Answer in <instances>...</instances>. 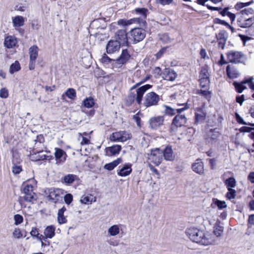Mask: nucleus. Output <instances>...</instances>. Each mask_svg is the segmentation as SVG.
I'll return each mask as SVG.
<instances>
[{"label":"nucleus","mask_w":254,"mask_h":254,"mask_svg":"<svg viewBox=\"0 0 254 254\" xmlns=\"http://www.w3.org/2000/svg\"><path fill=\"white\" fill-rule=\"evenodd\" d=\"M131 137L130 134L123 131L113 133L110 136V139L114 142H125Z\"/></svg>","instance_id":"nucleus-9"},{"label":"nucleus","mask_w":254,"mask_h":254,"mask_svg":"<svg viewBox=\"0 0 254 254\" xmlns=\"http://www.w3.org/2000/svg\"><path fill=\"white\" fill-rule=\"evenodd\" d=\"M96 198L93 197L92 195L85 196L81 197L80 201L82 203L88 204L91 203L93 201H95Z\"/></svg>","instance_id":"nucleus-43"},{"label":"nucleus","mask_w":254,"mask_h":254,"mask_svg":"<svg viewBox=\"0 0 254 254\" xmlns=\"http://www.w3.org/2000/svg\"><path fill=\"white\" fill-rule=\"evenodd\" d=\"M121 45L117 40H110L106 46V51L108 54H113L118 51Z\"/></svg>","instance_id":"nucleus-20"},{"label":"nucleus","mask_w":254,"mask_h":254,"mask_svg":"<svg viewBox=\"0 0 254 254\" xmlns=\"http://www.w3.org/2000/svg\"><path fill=\"white\" fill-rule=\"evenodd\" d=\"M186 234L193 242L201 245L207 246L211 243L210 236L196 228H190L186 231Z\"/></svg>","instance_id":"nucleus-1"},{"label":"nucleus","mask_w":254,"mask_h":254,"mask_svg":"<svg viewBox=\"0 0 254 254\" xmlns=\"http://www.w3.org/2000/svg\"><path fill=\"white\" fill-rule=\"evenodd\" d=\"M177 76V73L170 68H165L162 73V77L164 79L171 81H174Z\"/></svg>","instance_id":"nucleus-18"},{"label":"nucleus","mask_w":254,"mask_h":254,"mask_svg":"<svg viewBox=\"0 0 254 254\" xmlns=\"http://www.w3.org/2000/svg\"><path fill=\"white\" fill-rule=\"evenodd\" d=\"M88 135V133L84 132L83 133V134L79 133V135L81 136L82 140L80 142V144L81 145H85V144H88L90 143V139L89 138L85 137V136H86Z\"/></svg>","instance_id":"nucleus-50"},{"label":"nucleus","mask_w":254,"mask_h":254,"mask_svg":"<svg viewBox=\"0 0 254 254\" xmlns=\"http://www.w3.org/2000/svg\"><path fill=\"white\" fill-rule=\"evenodd\" d=\"M131 166V165L130 164L124 165L120 170V172L119 173V175H129L132 171Z\"/></svg>","instance_id":"nucleus-35"},{"label":"nucleus","mask_w":254,"mask_h":254,"mask_svg":"<svg viewBox=\"0 0 254 254\" xmlns=\"http://www.w3.org/2000/svg\"><path fill=\"white\" fill-rule=\"evenodd\" d=\"M66 208L64 206L60 209L58 212V221L60 224H63L66 222L67 220L64 216V212L66 211Z\"/></svg>","instance_id":"nucleus-26"},{"label":"nucleus","mask_w":254,"mask_h":254,"mask_svg":"<svg viewBox=\"0 0 254 254\" xmlns=\"http://www.w3.org/2000/svg\"><path fill=\"white\" fill-rule=\"evenodd\" d=\"M120 228L117 225H114L108 229V233L112 236H115L119 234Z\"/></svg>","instance_id":"nucleus-37"},{"label":"nucleus","mask_w":254,"mask_h":254,"mask_svg":"<svg viewBox=\"0 0 254 254\" xmlns=\"http://www.w3.org/2000/svg\"><path fill=\"white\" fill-rule=\"evenodd\" d=\"M75 177L76 176H64L62 182L66 185H70L75 180Z\"/></svg>","instance_id":"nucleus-45"},{"label":"nucleus","mask_w":254,"mask_h":254,"mask_svg":"<svg viewBox=\"0 0 254 254\" xmlns=\"http://www.w3.org/2000/svg\"><path fill=\"white\" fill-rule=\"evenodd\" d=\"M227 58L230 63L234 64L243 63L246 59L242 52L234 50L228 52Z\"/></svg>","instance_id":"nucleus-6"},{"label":"nucleus","mask_w":254,"mask_h":254,"mask_svg":"<svg viewBox=\"0 0 254 254\" xmlns=\"http://www.w3.org/2000/svg\"><path fill=\"white\" fill-rule=\"evenodd\" d=\"M134 12L141 16L140 17L133 18L128 20L121 19L118 20V24L123 26L130 25L133 23L138 24L140 27H145L146 24V18L148 10L145 8H137L134 10Z\"/></svg>","instance_id":"nucleus-2"},{"label":"nucleus","mask_w":254,"mask_h":254,"mask_svg":"<svg viewBox=\"0 0 254 254\" xmlns=\"http://www.w3.org/2000/svg\"><path fill=\"white\" fill-rule=\"evenodd\" d=\"M22 197L27 202H32L37 199V194L33 191V187L32 185L23 183L22 186Z\"/></svg>","instance_id":"nucleus-3"},{"label":"nucleus","mask_w":254,"mask_h":254,"mask_svg":"<svg viewBox=\"0 0 254 254\" xmlns=\"http://www.w3.org/2000/svg\"><path fill=\"white\" fill-rule=\"evenodd\" d=\"M160 40L165 44H168L171 42L172 39L167 34H163L160 35Z\"/></svg>","instance_id":"nucleus-51"},{"label":"nucleus","mask_w":254,"mask_h":254,"mask_svg":"<svg viewBox=\"0 0 254 254\" xmlns=\"http://www.w3.org/2000/svg\"><path fill=\"white\" fill-rule=\"evenodd\" d=\"M34 152L33 154L30 155L31 159L32 160H35L36 161H40V160H51L53 159V157L51 155H47L44 154V152L43 150H36V149H34Z\"/></svg>","instance_id":"nucleus-15"},{"label":"nucleus","mask_w":254,"mask_h":254,"mask_svg":"<svg viewBox=\"0 0 254 254\" xmlns=\"http://www.w3.org/2000/svg\"><path fill=\"white\" fill-rule=\"evenodd\" d=\"M226 71L228 76L230 78H237L239 75L238 70L231 65L227 66Z\"/></svg>","instance_id":"nucleus-28"},{"label":"nucleus","mask_w":254,"mask_h":254,"mask_svg":"<svg viewBox=\"0 0 254 254\" xmlns=\"http://www.w3.org/2000/svg\"><path fill=\"white\" fill-rule=\"evenodd\" d=\"M65 96L72 100H74L76 97L75 90L72 88L67 89L65 93L62 95L61 99L64 100L65 99Z\"/></svg>","instance_id":"nucleus-27"},{"label":"nucleus","mask_w":254,"mask_h":254,"mask_svg":"<svg viewBox=\"0 0 254 254\" xmlns=\"http://www.w3.org/2000/svg\"><path fill=\"white\" fill-rule=\"evenodd\" d=\"M13 236L17 239H19L22 236V235L19 229H15L13 232Z\"/></svg>","instance_id":"nucleus-61"},{"label":"nucleus","mask_w":254,"mask_h":254,"mask_svg":"<svg viewBox=\"0 0 254 254\" xmlns=\"http://www.w3.org/2000/svg\"><path fill=\"white\" fill-rule=\"evenodd\" d=\"M200 85L202 88H208L209 86L210 80L208 78H199Z\"/></svg>","instance_id":"nucleus-47"},{"label":"nucleus","mask_w":254,"mask_h":254,"mask_svg":"<svg viewBox=\"0 0 254 254\" xmlns=\"http://www.w3.org/2000/svg\"><path fill=\"white\" fill-rule=\"evenodd\" d=\"M60 192V189L54 188H46L44 190V193L49 198V199L55 202L59 200Z\"/></svg>","instance_id":"nucleus-11"},{"label":"nucleus","mask_w":254,"mask_h":254,"mask_svg":"<svg viewBox=\"0 0 254 254\" xmlns=\"http://www.w3.org/2000/svg\"><path fill=\"white\" fill-rule=\"evenodd\" d=\"M244 84L242 83V81L241 83L234 82L233 85L238 93H242L244 90L247 88L246 86L244 85Z\"/></svg>","instance_id":"nucleus-42"},{"label":"nucleus","mask_w":254,"mask_h":254,"mask_svg":"<svg viewBox=\"0 0 254 254\" xmlns=\"http://www.w3.org/2000/svg\"><path fill=\"white\" fill-rule=\"evenodd\" d=\"M187 122V118L184 115L178 114L173 119L171 125V130L175 131L178 127L183 126Z\"/></svg>","instance_id":"nucleus-12"},{"label":"nucleus","mask_w":254,"mask_h":254,"mask_svg":"<svg viewBox=\"0 0 254 254\" xmlns=\"http://www.w3.org/2000/svg\"><path fill=\"white\" fill-rule=\"evenodd\" d=\"M238 25L242 28H248L254 23V17L246 15L237 14Z\"/></svg>","instance_id":"nucleus-7"},{"label":"nucleus","mask_w":254,"mask_h":254,"mask_svg":"<svg viewBox=\"0 0 254 254\" xmlns=\"http://www.w3.org/2000/svg\"><path fill=\"white\" fill-rule=\"evenodd\" d=\"M122 149L121 146L119 145H115L109 147L107 149L108 151L110 152V155H114L119 154Z\"/></svg>","instance_id":"nucleus-33"},{"label":"nucleus","mask_w":254,"mask_h":254,"mask_svg":"<svg viewBox=\"0 0 254 254\" xmlns=\"http://www.w3.org/2000/svg\"><path fill=\"white\" fill-rule=\"evenodd\" d=\"M225 184L227 189H233L236 186V181L234 178L231 177L225 180Z\"/></svg>","instance_id":"nucleus-36"},{"label":"nucleus","mask_w":254,"mask_h":254,"mask_svg":"<svg viewBox=\"0 0 254 254\" xmlns=\"http://www.w3.org/2000/svg\"><path fill=\"white\" fill-rule=\"evenodd\" d=\"M213 203H214L219 209H223L227 207V205L225 201L220 200L217 198L212 199Z\"/></svg>","instance_id":"nucleus-34"},{"label":"nucleus","mask_w":254,"mask_h":254,"mask_svg":"<svg viewBox=\"0 0 254 254\" xmlns=\"http://www.w3.org/2000/svg\"><path fill=\"white\" fill-rule=\"evenodd\" d=\"M253 3V1L252 0L247 2H238L235 5V8L236 9L239 10L243 7L248 6Z\"/></svg>","instance_id":"nucleus-46"},{"label":"nucleus","mask_w":254,"mask_h":254,"mask_svg":"<svg viewBox=\"0 0 254 254\" xmlns=\"http://www.w3.org/2000/svg\"><path fill=\"white\" fill-rule=\"evenodd\" d=\"M239 130L241 132H250L252 131V127H242L239 129Z\"/></svg>","instance_id":"nucleus-64"},{"label":"nucleus","mask_w":254,"mask_h":254,"mask_svg":"<svg viewBox=\"0 0 254 254\" xmlns=\"http://www.w3.org/2000/svg\"><path fill=\"white\" fill-rule=\"evenodd\" d=\"M141 28H134L129 31V38L131 39L134 43H137L142 41L146 36V31Z\"/></svg>","instance_id":"nucleus-5"},{"label":"nucleus","mask_w":254,"mask_h":254,"mask_svg":"<svg viewBox=\"0 0 254 254\" xmlns=\"http://www.w3.org/2000/svg\"><path fill=\"white\" fill-rule=\"evenodd\" d=\"M8 91L5 88H1L0 90V97L2 98H7L8 97Z\"/></svg>","instance_id":"nucleus-59"},{"label":"nucleus","mask_w":254,"mask_h":254,"mask_svg":"<svg viewBox=\"0 0 254 254\" xmlns=\"http://www.w3.org/2000/svg\"><path fill=\"white\" fill-rule=\"evenodd\" d=\"M148 158L151 162L158 165L163 160V151L159 148L152 149Z\"/></svg>","instance_id":"nucleus-8"},{"label":"nucleus","mask_w":254,"mask_h":254,"mask_svg":"<svg viewBox=\"0 0 254 254\" xmlns=\"http://www.w3.org/2000/svg\"><path fill=\"white\" fill-rule=\"evenodd\" d=\"M100 61L105 65L111 64L113 66H114L116 64V60L110 59L106 54L103 55Z\"/></svg>","instance_id":"nucleus-32"},{"label":"nucleus","mask_w":254,"mask_h":254,"mask_svg":"<svg viewBox=\"0 0 254 254\" xmlns=\"http://www.w3.org/2000/svg\"><path fill=\"white\" fill-rule=\"evenodd\" d=\"M203 78L209 79V74L207 67L206 66L202 67L199 73V78Z\"/></svg>","instance_id":"nucleus-44"},{"label":"nucleus","mask_w":254,"mask_h":254,"mask_svg":"<svg viewBox=\"0 0 254 254\" xmlns=\"http://www.w3.org/2000/svg\"><path fill=\"white\" fill-rule=\"evenodd\" d=\"M39 48L37 46H33L29 49L30 61L29 68L30 70H33L35 67V63L38 55Z\"/></svg>","instance_id":"nucleus-10"},{"label":"nucleus","mask_w":254,"mask_h":254,"mask_svg":"<svg viewBox=\"0 0 254 254\" xmlns=\"http://www.w3.org/2000/svg\"><path fill=\"white\" fill-rule=\"evenodd\" d=\"M83 104L85 107L90 108L94 105L95 102L93 98L88 97L84 100Z\"/></svg>","instance_id":"nucleus-39"},{"label":"nucleus","mask_w":254,"mask_h":254,"mask_svg":"<svg viewBox=\"0 0 254 254\" xmlns=\"http://www.w3.org/2000/svg\"><path fill=\"white\" fill-rule=\"evenodd\" d=\"M236 119L238 123L240 124L245 125H250L251 126H254V124L251 123H247L245 122L243 119L241 118V117L237 113H235Z\"/></svg>","instance_id":"nucleus-53"},{"label":"nucleus","mask_w":254,"mask_h":254,"mask_svg":"<svg viewBox=\"0 0 254 254\" xmlns=\"http://www.w3.org/2000/svg\"><path fill=\"white\" fill-rule=\"evenodd\" d=\"M157 3L165 6L170 5L173 2V0H155Z\"/></svg>","instance_id":"nucleus-57"},{"label":"nucleus","mask_w":254,"mask_h":254,"mask_svg":"<svg viewBox=\"0 0 254 254\" xmlns=\"http://www.w3.org/2000/svg\"><path fill=\"white\" fill-rule=\"evenodd\" d=\"M120 163V159H118L113 162L106 164L104 166V168L108 170H112L115 167H116Z\"/></svg>","instance_id":"nucleus-40"},{"label":"nucleus","mask_w":254,"mask_h":254,"mask_svg":"<svg viewBox=\"0 0 254 254\" xmlns=\"http://www.w3.org/2000/svg\"><path fill=\"white\" fill-rule=\"evenodd\" d=\"M224 227L220 225L216 226L215 229L213 231V233L217 237H219L221 235L222 232H223Z\"/></svg>","instance_id":"nucleus-52"},{"label":"nucleus","mask_w":254,"mask_h":254,"mask_svg":"<svg viewBox=\"0 0 254 254\" xmlns=\"http://www.w3.org/2000/svg\"><path fill=\"white\" fill-rule=\"evenodd\" d=\"M64 200L66 204L69 205L73 200V196L70 193L66 194L64 196Z\"/></svg>","instance_id":"nucleus-56"},{"label":"nucleus","mask_w":254,"mask_h":254,"mask_svg":"<svg viewBox=\"0 0 254 254\" xmlns=\"http://www.w3.org/2000/svg\"><path fill=\"white\" fill-rule=\"evenodd\" d=\"M16 38L11 36L6 37L4 42V46L7 48H12L16 45Z\"/></svg>","instance_id":"nucleus-29"},{"label":"nucleus","mask_w":254,"mask_h":254,"mask_svg":"<svg viewBox=\"0 0 254 254\" xmlns=\"http://www.w3.org/2000/svg\"><path fill=\"white\" fill-rule=\"evenodd\" d=\"M216 37L219 47L224 49L228 37L227 32L225 30H221L216 35Z\"/></svg>","instance_id":"nucleus-19"},{"label":"nucleus","mask_w":254,"mask_h":254,"mask_svg":"<svg viewBox=\"0 0 254 254\" xmlns=\"http://www.w3.org/2000/svg\"><path fill=\"white\" fill-rule=\"evenodd\" d=\"M164 159L168 161H172L175 158V155L173 154V152L171 147L167 146L165 149L163 151V157Z\"/></svg>","instance_id":"nucleus-25"},{"label":"nucleus","mask_w":254,"mask_h":254,"mask_svg":"<svg viewBox=\"0 0 254 254\" xmlns=\"http://www.w3.org/2000/svg\"><path fill=\"white\" fill-rule=\"evenodd\" d=\"M178 106H182L183 107L181 108H177L176 109H173L169 106H165V113L167 115H174L175 114L176 111H177V112L179 114L182 112L183 111L186 110V109H188L189 107L188 106V104L187 103H183V104H178Z\"/></svg>","instance_id":"nucleus-21"},{"label":"nucleus","mask_w":254,"mask_h":254,"mask_svg":"<svg viewBox=\"0 0 254 254\" xmlns=\"http://www.w3.org/2000/svg\"><path fill=\"white\" fill-rule=\"evenodd\" d=\"M54 154L56 164L63 163L65 161L67 155L65 152L62 149L56 148Z\"/></svg>","instance_id":"nucleus-22"},{"label":"nucleus","mask_w":254,"mask_h":254,"mask_svg":"<svg viewBox=\"0 0 254 254\" xmlns=\"http://www.w3.org/2000/svg\"><path fill=\"white\" fill-rule=\"evenodd\" d=\"M55 229L56 228L53 225L47 227L44 231L45 239L52 238L55 235Z\"/></svg>","instance_id":"nucleus-30"},{"label":"nucleus","mask_w":254,"mask_h":254,"mask_svg":"<svg viewBox=\"0 0 254 254\" xmlns=\"http://www.w3.org/2000/svg\"><path fill=\"white\" fill-rule=\"evenodd\" d=\"M228 192L226 194V197L229 200L235 198L236 196V190L233 189H227Z\"/></svg>","instance_id":"nucleus-49"},{"label":"nucleus","mask_w":254,"mask_h":254,"mask_svg":"<svg viewBox=\"0 0 254 254\" xmlns=\"http://www.w3.org/2000/svg\"><path fill=\"white\" fill-rule=\"evenodd\" d=\"M198 93L203 96L206 99L208 100L210 99L211 96V93L207 90V88L200 90Z\"/></svg>","instance_id":"nucleus-48"},{"label":"nucleus","mask_w":254,"mask_h":254,"mask_svg":"<svg viewBox=\"0 0 254 254\" xmlns=\"http://www.w3.org/2000/svg\"><path fill=\"white\" fill-rule=\"evenodd\" d=\"M150 77H151L150 75H149V74L147 75L144 78L142 79L140 82H139L138 83H136L135 85H134L131 88V89H134V88L137 87L138 86L140 85L143 83L146 82V81H147L148 80H149L150 78Z\"/></svg>","instance_id":"nucleus-58"},{"label":"nucleus","mask_w":254,"mask_h":254,"mask_svg":"<svg viewBox=\"0 0 254 254\" xmlns=\"http://www.w3.org/2000/svg\"><path fill=\"white\" fill-rule=\"evenodd\" d=\"M237 14L246 15L254 17V10L252 8H245L241 10Z\"/></svg>","instance_id":"nucleus-41"},{"label":"nucleus","mask_w":254,"mask_h":254,"mask_svg":"<svg viewBox=\"0 0 254 254\" xmlns=\"http://www.w3.org/2000/svg\"><path fill=\"white\" fill-rule=\"evenodd\" d=\"M134 101H135V94L131 93L127 98V103L128 105H130Z\"/></svg>","instance_id":"nucleus-60"},{"label":"nucleus","mask_w":254,"mask_h":254,"mask_svg":"<svg viewBox=\"0 0 254 254\" xmlns=\"http://www.w3.org/2000/svg\"><path fill=\"white\" fill-rule=\"evenodd\" d=\"M164 121V117L162 116L152 117L149 120V126L151 128L156 129L163 125Z\"/></svg>","instance_id":"nucleus-17"},{"label":"nucleus","mask_w":254,"mask_h":254,"mask_svg":"<svg viewBox=\"0 0 254 254\" xmlns=\"http://www.w3.org/2000/svg\"><path fill=\"white\" fill-rule=\"evenodd\" d=\"M14 224L16 225H18L22 223L23 221V216L20 214H15L14 216Z\"/></svg>","instance_id":"nucleus-54"},{"label":"nucleus","mask_w":254,"mask_h":254,"mask_svg":"<svg viewBox=\"0 0 254 254\" xmlns=\"http://www.w3.org/2000/svg\"><path fill=\"white\" fill-rule=\"evenodd\" d=\"M12 24L15 28L22 26L24 24V19L22 16H16L12 18Z\"/></svg>","instance_id":"nucleus-31"},{"label":"nucleus","mask_w":254,"mask_h":254,"mask_svg":"<svg viewBox=\"0 0 254 254\" xmlns=\"http://www.w3.org/2000/svg\"><path fill=\"white\" fill-rule=\"evenodd\" d=\"M160 100V96L158 94L154 92H150L145 95L143 105L146 108L156 106Z\"/></svg>","instance_id":"nucleus-4"},{"label":"nucleus","mask_w":254,"mask_h":254,"mask_svg":"<svg viewBox=\"0 0 254 254\" xmlns=\"http://www.w3.org/2000/svg\"><path fill=\"white\" fill-rule=\"evenodd\" d=\"M167 48V47H164V48H162L158 52H157L156 53V54L155 55L156 58L157 59L160 58L162 56L163 54L165 52Z\"/></svg>","instance_id":"nucleus-62"},{"label":"nucleus","mask_w":254,"mask_h":254,"mask_svg":"<svg viewBox=\"0 0 254 254\" xmlns=\"http://www.w3.org/2000/svg\"><path fill=\"white\" fill-rule=\"evenodd\" d=\"M22 171L20 166H14L12 167V172L15 174H19Z\"/></svg>","instance_id":"nucleus-63"},{"label":"nucleus","mask_w":254,"mask_h":254,"mask_svg":"<svg viewBox=\"0 0 254 254\" xmlns=\"http://www.w3.org/2000/svg\"><path fill=\"white\" fill-rule=\"evenodd\" d=\"M152 87L150 84H146L139 87L136 89V94H135V101L138 104L142 103V98L144 93Z\"/></svg>","instance_id":"nucleus-13"},{"label":"nucleus","mask_w":254,"mask_h":254,"mask_svg":"<svg viewBox=\"0 0 254 254\" xmlns=\"http://www.w3.org/2000/svg\"><path fill=\"white\" fill-rule=\"evenodd\" d=\"M116 40L122 46H127L128 40L127 34L125 30H119L116 33Z\"/></svg>","instance_id":"nucleus-16"},{"label":"nucleus","mask_w":254,"mask_h":254,"mask_svg":"<svg viewBox=\"0 0 254 254\" xmlns=\"http://www.w3.org/2000/svg\"><path fill=\"white\" fill-rule=\"evenodd\" d=\"M205 114L202 112L199 111L195 114V119L197 122H201L205 119Z\"/></svg>","instance_id":"nucleus-55"},{"label":"nucleus","mask_w":254,"mask_h":254,"mask_svg":"<svg viewBox=\"0 0 254 254\" xmlns=\"http://www.w3.org/2000/svg\"><path fill=\"white\" fill-rule=\"evenodd\" d=\"M192 169L196 173L199 174L203 173L204 171L203 162L200 160L197 159L192 165Z\"/></svg>","instance_id":"nucleus-24"},{"label":"nucleus","mask_w":254,"mask_h":254,"mask_svg":"<svg viewBox=\"0 0 254 254\" xmlns=\"http://www.w3.org/2000/svg\"><path fill=\"white\" fill-rule=\"evenodd\" d=\"M219 135L217 128H210L206 132L205 138L208 143H213L217 140Z\"/></svg>","instance_id":"nucleus-14"},{"label":"nucleus","mask_w":254,"mask_h":254,"mask_svg":"<svg viewBox=\"0 0 254 254\" xmlns=\"http://www.w3.org/2000/svg\"><path fill=\"white\" fill-rule=\"evenodd\" d=\"M20 69V65L19 63L16 61L14 63L11 64L9 68V72L13 74L15 72L18 71Z\"/></svg>","instance_id":"nucleus-38"},{"label":"nucleus","mask_w":254,"mask_h":254,"mask_svg":"<svg viewBox=\"0 0 254 254\" xmlns=\"http://www.w3.org/2000/svg\"><path fill=\"white\" fill-rule=\"evenodd\" d=\"M130 57L127 49L122 51L121 56L116 60V64L122 65L126 64Z\"/></svg>","instance_id":"nucleus-23"}]
</instances>
